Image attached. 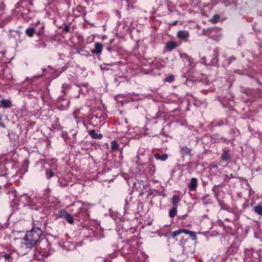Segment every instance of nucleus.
<instances>
[{
	"instance_id": "nucleus-1",
	"label": "nucleus",
	"mask_w": 262,
	"mask_h": 262,
	"mask_svg": "<svg viewBox=\"0 0 262 262\" xmlns=\"http://www.w3.org/2000/svg\"><path fill=\"white\" fill-rule=\"evenodd\" d=\"M183 233L189 235L192 240H196L197 238L196 235L194 232L185 229H180L171 232L170 235L176 240L182 241L184 238V236L182 235Z\"/></svg>"
},
{
	"instance_id": "nucleus-2",
	"label": "nucleus",
	"mask_w": 262,
	"mask_h": 262,
	"mask_svg": "<svg viewBox=\"0 0 262 262\" xmlns=\"http://www.w3.org/2000/svg\"><path fill=\"white\" fill-rule=\"evenodd\" d=\"M42 234V231L39 227H34L31 231L27 232L26 238H29L34 241L38 242Z\"/></svg>"
},
{
	"instance_id": "nucleus-3",
	"label": "nucleus",
	"mask_w": 262,
	"mask_h": 262,
	"mask_svg": "<svg viewBox=\"0 0 262 262\" xmlns=\"http://www.w3.org/2000/svg\"><path fill=\"white\" fill-rule=\"evenodd\" d=\"M23 239L24 242L21 243V247L25 249H31L36 243L32 239L26 238V236L24 237Z\"/></svg>"
},
{
	"instance_id": "nucleus-4",
	"label": "nucleus",
	"mask_w": 262,
	"mask_h": 262,
	"mask_svg": "<svg viewBox=\"0 0 262 262\" xmlns=\"http://www.w3.org/2000/svg\"><path fill=\"white\" fill-rule=\"evenodd\" d=\"M58 215L60 217L65 219L70 224H73L74 222L73 217L69 213H67L63 210H61Z\"/></svg>"
},
{
	"instance_id": "nucleus-5",
	"label": "nucleus",
	"mask_w": 262,
	"mask_h": 262,
	"mask_svg": "<svg viewBox=\"0 0 262 262\" xmlns=\"http://www.w3.org/2000/svg\"><path fill=\"white\" fill-rule=\"evenodd\" d=\"M192 149L186 146L180 147V152L183 157L186 156H192L191 155Z\"/></svg>"
},
{
	"instance_id": "nucleus-6",
	"label": "nucleus",
	"mask_w": 262,
	"mask_h": 262,
	"mask_svg": "<svg viewBox=\"0 0 262 262\" xmlns=\"http://www.w3.org/2000/svg\"><path fill=\"white\" fill-rule=\"evenodd\" d=\"M89 135L95 139H101L103 137V135L99 133V131L96 132L94 129L90 130L89 131Z\"/></svg>"
},
{
	"instance_id": "nucleus-7",
	"label": "nucleus",
	"mask_w": 262,
	"mask_h": 262,
	"mask_svg": "<svg viewBox=\"0 0 262 262\" xmlns=\"http://www.w3.org/2000/svg\"><path fill=\"white\" fill-rule=\"evenodd\" d=\"M177 36L181 39H185L189 36V33L186 30H180L177 33Z\"/></svg>"
},
{
	"instance_id": "nucleus-8",
	"label": "nucleus",
	"mask_w": 262,
	"mask_h": 262,
	"mask_svg": "<svg viewBox=\"0 0 262 262\" xmlns=\"http://www.w3.org/2000/svg\"><path fill=\"white\" fill-rule=\"evenodd\" d=\"M102 50V45L98 42L95 43V48L92 50L94 54H99L101 53Z\"/></svg>"
},
{
	"instance_id": "nucleus-9",
	"label": "nucleus",
	"mask_w": 262,
	"mask_h": 262,
	"mask_svg": "<svg viewBox=\"0 0 262 262\" xmlns=\"http://www.w3.org/2000/svg\"><path fill=\"white\" fill-rule=\"evenodd\" d=\"M198 180L195 178H192L191 179L190 183L188 185V187L190 190H194L198 186Z\"/></svg>"
},
{
	"instance_id": "nucleus-10",
	"label": "nucleus",
	"mask_w": 262,
	"mask_h": 262,
	"mask_svg": "<svg viewBox=\"0 0 262 262\" xmlns=\"http://www.w3.org/2000/svg\"><path fill=\"white\" fill-rule=\"evenodd\" d=\"M221 158L223 161H227L231 158V155L229 150H224L221 155Z\"/></svg>"
},
{
	"instance_id": "nucleus-11",
	"label": "nucleus",
	"mask_w": 262,
	"mask_h": 262,
	"mask_svg": "<svg viewBox=\"0 0 262 262\" xmlns=\"http://www.w3.org/2000/svg\"><path fill=\"white\" fill-rule=\"evenodd\" d=\"M154 157L157 160L165 161L168 159V156L167 154H162V155H161L159 154L156 153L154 155Z\"/></svg>"
},
{
	"instance_id": "nucleus-12",
	"label": "nucleus",
	"mask_w": 262,
	"mask_h": 262,
	"mask_svg": "<svg viewBox=\"0 0 262 262\" xmlns=\"http://www.w3.org/2000/svg\"><path fill=\"white\" fill-rule=\"evenodd\" d=\"M2 106L5 108H9L11 105V102L9 100L3 99L1 101Z\"/></svg>"
},
{
	"instance_id": "nucleus-13",
	"label": "nucleus",
	"mask_w": 262,
	"mask_h": 262,
	"mask_svg": "<svg viewBox=\"0 0 262 262\" xmlns=\"http://www.w3.org/2000/svg\"><path fill=\"white\" fill-rule=\"evenodd\" d=\"M166 47L168 51H172L177 48V43L173 41L168 42L166 44Z\"/></svg>"
},
{
	"instance_id": "nucleus-14",
	"label": "nucleus",
	"mask_w": 262,
	"mask_h": 262,
	"mask_svg": "<svg viewBox=\"0 0 262 262\" xmlns=\"http://www.w3.org/2000/svg\"><path fill=\"white\" fill-rule=\"evenodd\" d=\"M8 198L11 201H14L16 196V192L15 190L9 191L8 193Z\"/></svg>"
},
{
	"instance_id": "nucleus-15",
	"label": "nucleus",
	"mask_w": 262,
	"mask_h": 262,
	"mask_svg": "<svg viewBox=\"0 0 262 262\" xmlns=\"http://www.w3.org/2000/svg\"><path fill=\"white\" fill-rule=\"evenodd\" d=\"M177 206H172L171 209L169 210V216L172 218L174 217L177 212Z\"/></svg>"
},
{
	"instance_id": "nucleus-16",
	"label": "nucleus",
	"mask_w": 262,
	"mask_h": 262,
	"mask_svg": "<svg viewBox=\"0 0 262 262\" xmlns=\"http://www.w3.org/2000/svg\"><path fill=\"white\" fill-rule=\"evenodd\" d=\"M180 201V198L178 195H173L172 198V206L178 207V203Z\"/></svg>"
},
{
	"instance_id": "nucleus-17",
	"label": "nucleus",
	"mask_w": 262,
	"mask_h": 262,
	"mask_svg": "<svg viewBox=\"0 0 262 262\" xmlns=\"http://www.w3.org/2000/svg\"><path fill=\"white\" fill-rule=\"evenodd\" d=\"M26 34L29 37H32L35 32V29L33 27L28 28L26 30Z\"/></svg>"
},
{
	"instance_id": "nucleus-18",
	"label": "nucleus",
	"mask_w": 262,
	"mask_h": 262,
	"mask_svg": "<svg viewBox=\"0 0 262 262\" xmlns=\"http://www.w3.org/2000/svg\"><path fill=\"white\" fill-rule=\"evenodd\" d=\"M111 149L113 151L118 150L119 149V145L116 141H113L111 142Z\"/></svg>"
},
{
	"instance_id": "nucleus-19",
	"label": "nucleus",
	"mask_w": 262,
	"mask_h": 262,
	"mask_svg": "<svg viewBox=\"0 0 262 262\" xmlns=\"http://www.w3.org/2000/svg\"><path fill=\"white\" fill-rule=\"evenodd\" d=\"M254 210L258 214L262 215V206L257 205L254 208Z\"/></svg>"
},
{
	"instance_id": "nucleus-20",
	"label": "nucleus",
	"mask_w": 262,
	"mask_h": 262,
	"mask_svg": "<svg viewBox=\"0 0 262 262\" xmlns=\"http://www.w3.org/2000/svg\"><path fill=\"white\" fill-rule=\"evenodd\" d=\"M220 18V15L218 14H215L213 16L212 18L210 19V21L213 24L216 23Z\"/></svg>"
},
{
	"instance_id": "nucleus-21",
	"label": "nucleus",
	"mask_w": 262,
	"mask_h": 262,
	"mask_svg": "<svg viewBox=\"0 0 262 262\" xmlns=\"http://www.w3.org/2000/svg\"><path fill=\"white\" fill-rule=\"evenodd\" d=\"M37 46H38V48H45L47 47V44H46V43L45 41H43V40H41L38 42V44Z\"/></svg>"
},
{
	"instance_id": "nucleus-22",
	"label": "nucleus",
	"mask_w": 262,
	"mask_h": 262,
	"mask_svg": "<svg viewBox=\"0 0 262 262\" xmlns=\"http://www.w3.org/2000/svg\"><path fill=\"white\" fill-rule=\"evenodd\" d=\"M174 76L173 75H170L165 78V81L169 83H171L174 81Z\"/></svg>"
},
{
	"instance_id": "nucleus-23",
	"label": "nucleus",
	"mask_w": 262,
	"mask_h": 262,
	"mask_svg": "<svg viewBox=\"0 0 262 262\" xmlns=\"http://www.w3.org/2000/svg\"><path fill=\"white\" fill-rule=\"evenodd\" d=\"M54 176V173L52 171H48L46 173V176L48 179H50Z\"/></svg>"
},
{
	"instance_id": "nucleus-24",
	"label": "nucleus",
	"mask_w": 262,
	"mask_h": 262,
	"mask_svg": "<svg viewBox=\"0 0 262 262\" xmlns=\"http://www.w3.org/2000/svg\"><path fill=\"white\" fill-rule=\"evenodd\" d=\"M63 30L66 32H69L70 31V27L68 25H66L64 27V29H63Z\"/></svg>"
},
{
	"instance_id": "nucleus-25",
	"label": "nucleus",
	"mask_w": 262,
	"mask_h": 262,
	"mask_svg": "<svg viewBox=\"0 0 262 262\" xmlns=\"http://www.w3.org/2000/svg\"><path fill=\"white\" fill-rule=\"evenodd\" d=\"M213 55L216 57L218 56V50L217 49H215L213 50Z\"/></svg>"
},
{
	"instance_id": "nucleus-26",
	"label": "nucleus",
	"mask_w": 262,
	"mask_h": 262,
	"mask_svg": "<svg viewBox=\"0 0 262 262\" xmlns=\"http://www.w3.org/2000/svg\"><path fill=\"white\" fill-rule=\"evenodd\" d=\"M6 259H9L11 257V255L9 254H5L3 256Z\"/></svg>"
},
{
	"instance_id": "nucleus-27",
	"label": "nucleus",
	"mask_w": 262,
	"mask_h": 262,
	"mask_svg": "<svg viewBox=\"0 0 262 262\" xmlns=\"http://www.w3.org/2000/svg\"><path fill=\"white\" fill-rule=\"evenodd\" d=\"M177 23H178V21H177V20H176V21H174V22H173V23H172V25H173V26H176V25L177 24Z\"/></svg>"
},
{
	"instance_id": "nucleus-28",
	"label": "nucleus",
	"mask_w": 262,
	"mask_h": 262,
	"mask_svg": "<svg viewBox=\"0 0 262 262\" xmlns=\"http://www.w3.org/2000/svg\"><path fill=\"white\" fill-rule=\"evenodd\" d=\"M217 62V59H214L213 61H212V63L214 64L215 63H216Z\"/></svg>"
},
{
	"instance_id": "nucleus-29",
	"label": "nucleus",
	"mask_w": 262,
	"mask_h": 262,
	"mask_svg": "<svg viewBox=\"0 0 262 262\" xmlns=\"http://www.w3.org/2000/svg\"><path fill=\"white\" fill-rule=\"evenodd\" d=\"M0 125H1V126H2L3 127H5L3 123H0Z\"/></svg>"
},
{
	"instance_id": "nucleus-30",
	"label": "nucleus",
	"mask_w": 262,
	"mask_h": 262,
	"mask_svg": "<svg viewBox=\"0 0 262 262\" xmlns=\"http://www.w3.org/2000/svg\"><path fill=\"white\" fill-rule=\"evenodd\" d=\"M107 50L108 51H111V48H110V47H108V48H107Z\"/></svg>"
},
{
	"instance_id": "nucleus-31",
	"label": "nucleus",
	"mask_w": 262,
	"mask_h": 262,
	"mask_svg": "<svg viewBox=\"0 0 262 262\" xmlns=\"http://www.w3.org/2000/svg\"><path fill=\"white\" fill-rule=\"evenodd\" d=\"M231 58H232L233 60H235V58H234V57H231Z\"/></svg>"
},
{
	"instance_id": "nucleus-32",
	"label": "nucleus",
	"mask_w": 262,
	"mask_h": 262,
	"mask_svg": "<svg viewBox=\"0 0 262 262\" xmlns=\"http://www.w3.org/2000/svg\"><path fill=\"white\" fill-rule=\"evenodd\" d=\"M42 71H43V72H45V70L44 69H42Z\"/></svg>"
},
{
	"instance_id": "nucleus-33",
	"label": "nucleus",
	"mask_w": 262,
	"mask_h": 262,
	"mask_svg": "<svg viewBox=\"0 0 262 262\" xmlns=\"http://www.w3.org/2000/svg\"><path fill=\"white\" fill-rule=\"evenodd\" d=\"M153 168L155 169V165L153 166Z\"/></svg>"
}]
</instances>
